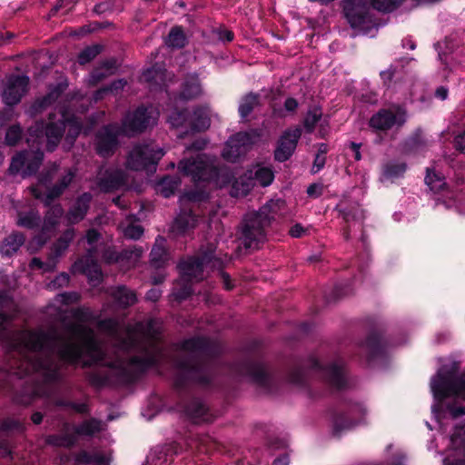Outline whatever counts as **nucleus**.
<instances>
[{"label": "nucleus", "mask_w": 465, "mask_h": 465, "mask_svg": "<svg viewBox=\"0 0 465 465\" xmlns=\"http://www.w3.org/2000/svg\"><path fill=\"white\" fill-rule=\"evenodd\" d=\"M59 114V119L54 121L55 114L50 113L47 124L39 121L29 127L26 141L32 147L35 146V149L22 151L12 158L8 169L11 174L21 173L22 177L25 178L38 171L44 160V153L39 147L43 143L44 136L47 141V151L53 152L60 143L65 128H67L64 146H66V150H69L74 145L83 130L81 120L74 114L70 115L67 110H60Z\"/></svg>", "instance_id": "7ed1b4c3"}, {"label": "nucleus", "mask_w": 465, "mask_h": 465, "mask_svg": "<svg viewBox=\"0 0 465 465\" xmlns=\"http://www.w3.org/2000/svg\"><path fill=\"white\" fill-rule=\"evenodd\" d=\"M190 112L184 110H174L168 117V123L173 128H179L189 125Z\"/></svg>", "instance_id": "37998d69"}, {"label": "nucleus", "mask_w": 465, "mask_h": 465, "mask_svg": "<svg viewBox=\"0 0 465 465\" xmlns=\"http://www.w3.org/2000/svg\"><path fill=\"white\" fill-rule=\"evenodd\" d=\"M306 192L311 197H319L322 193V185L319 183L310 184Z\"/></svg>", "instance_id": "0e129e2a"}, {"label": "nucleus", "mask_w": 465, "mask_h": 465, "mask_svg": "<svg viewBox=\"0 0 465 465\" xmlns=\"http://www.w3.org/2000/svg\"><path fill=\"white\" fill-rule=\"evenodd\" d=\"M358 422L353 420H348L343 417H338L335 419L333 423V433L340 435L341 432L354 428Z\"/></svg>", "instance_id": "8fccbe9b"}, {"label": "nucleus", "mask_w": 465, "mask_h": 465, "mask_svg": "<svg viewBox=\"0 0 465 465\" xmlns=\"http://www.w3.org/2000/svg\"><path fill=\"white\" fill-rule=\"evenodd\" d=\"M302 128L296 126L285 130L278 141V146L274 151V158L279 162L287 161L294 153L298 141L302 135Z\"/></svg>", "instance_id": "dca6fc26"}, {"label": "nucleus", "mask_w": 465, "mask_h": 465, "mask_svg": "<svg viewBox=\"0 0 465 465\" xmlns=\"http://www.w3.org/2000/svg\"><path fill=\"white\" fill-rule=\"evenodd\" d=\"M425 183L430 191L437 193L444 187L445 181L443 176L428 168L425 176Z\"/></svg>", "instance_id": "c03bdc74"}, {"label": "nucleus", "mask_w": 465, "mask_h": 465, "mask_svg": "<svg viewBox=\"0 0 465 465\" xmlns=\"http://www.w3.org/2000/svg\"><path fill=\"white\" fill-rule=\"evenodd\" d=\"M254 183L257 182L263 187L269 186L273 179L274 174L271 167L257 165L253 171Z\"/></svg>", "instance_id": "a19ab883"}, {"label": "nucleus", "mask_w": 465, "mask_h": 465, "mask_svg": "<svg viewBox=\"0 0 465 465\" xmlns=\"http://www.w3.org/2000/svg\"><path fill=\"white\" fill-rule=\"evenodd\" d=\"M123 233L127 239L137 240L143 235V229L141 225L130 224L123 228Z\"/></svg>", "instance_id": "864d4df0"}, {"label": "nucleus", "mask_w": 465, "mask_h": 465, "mask_svg": "<svg viewBox=\"0 0 465 465\" xmlns=\"http://www.w3.org/2000/svg\"><path fill=\"white\" fill-rule=\"evenodd\" d=\"M159 111L153 106L138 107L128 113L122 121L121 126L108 124L104 126L96 134V152L102 157L112 155L118 146V136L124 134L134 136L153 127L157 124Z\"/></svg>", "instance_id": "20e7f679"}, {"label": "nucleus", "mask_w": 465, "mask_h": 465, "mask_svg": "<svg viewBox=\"0 0 465 465\" xmlns=\"http://www.w3.org/2000/svg\"><path fill=\"white\" fill-rule=\"evenodd\" d=\"M326 158L323 155L316 154L313 162V165L312 168V172L313 173H318L320 170H322L325 164Z\"/></svg>", "instance_id": "69168bd1"}, {"label": "nucleus", "mask_w": 465, "mask_h": 465, "mask_svg": "<svg viewBox=\"0 0 465 465\" xmlns=\"http://www.w3.org/2000/svg\"><path fill=\"white\" fill-rule=\"evenodd\" d=\"M103 50V46L100 45H94L87 46L78 54V63L80 64H85L94 60Z\"/></svg>", "instance_id": "a18cd8bd"}, {"label": "nucleus", "mask_w": 465, "mask_h": 465, "mask_svg": "<svg viewBox=\"0 0 465 465\" xmlns=\"http://www.w3.org/2000/svg\"><path fill=\"white\" fill-rule=\"evenodd\" d=\"M80 300V294L76 292L59 293L55 297V301L64 305H69L77 302Z\"/></svg>", "instance_id": "5fc2aeb1"}, {"label": "nucleus", "mask_w": 465, "mask_h": 465, "mask_svg": "<svg viewBox=\"0 0 465 465\" xmlns=\"http://www.w3.org/2000/svg\"><path fill=\"white\" fill-rule=\"evenodd\" d=\"M55 405L58 407L71 408L79 414H87L90 411L89 406L86 402H74L70 401L58 400L55 401Z\"/></svg>", "instance_id": "de8ad7c7"}, {"label": "nucleus", "mask_w": 465, "mask_h": 465, "mask_svg": "<svg viewBox=\"0 0 465 465\" xmlns=\"http://www.w3.org/2000/svg\"><path fill=\"white\" fill-rule=\"evenodd\" d=\"M77 169L74 167L65 168L60 170V164L53 163L49 164L40 174L39 182L47 186L53 180L56 179L55 183L47 187V192L45 197L37 188H31L32 194L36 199H42L45 206H49L51 203L59 198L70 186L76 176Z\"/></svg>", "instance_id": "6e6552de"}, {"label": "nucleus", "mask_w": 465, "mask_h": 465, "mask_svg": "<svg viewBox=\"0 0 465 465\" xmlns=\"http://www.w3.org/2000/svg\"><path fill=\"white\" fill-rule=\"evenodd\" d=\"M164 154L163 148H155L152 143H137L127 156L126 167L134 171L154 172Z\"/></svg>", "instance_id": "9d476101"}, {"label": "nucleus", "mask_w": 465, "mask_h": 465, "mask_svg": "<svg viewBox=\"0 0 465 465\" xmlns=\"http://www.w3.org/2000/svg\"><path fill=\"white\" fill-rule=\"evenodd\" d=\"M299 106V103L292 97H288L283 104L284 110L288 113L294 114Z\"/></svg>", "instance_id": "e2e57ef3"}, {"label": "nucleus", "mask_w": 465, "mask_h": 465, "mask_svg": "<svg viewBox=\"0 0 465 465\" xmlns=\"http://www.w3.org/2000/svg\"><path fill=\"white\" fill-rule=\"evenodd\" d=\"M243 367L244 373L250 376L253 382L262 386L267 384L268 375L262 364L248 362Z\"/></svg>", "instance_id": "72a5a7b5"}, {"label": "nucleus", "mask_w": 465, "mask_h": 465, "mask_svg": "<svg viewBox=\"0 0 465 465\" xmlns=\"http://www.w3.org/2000/svg\"><path fill=\"white\" fill-rule=\"evenodd\" d=\"M407 119V110L401 105L393 104L374 114L369 120V126L375 132L399 130L406 124Z\"/></svg>", "instance_id": "ddd939ff"}, {"label": "nucleus", "mask_w": 465, "mask_h": 465, "mask_svg": "<svg viewBox=\"0 0 465 465\" xmlns=\"http://www.w3.org/2000/svg\"><path fill=\"white\" fill-rule=\"evenodd\" d=\"M75 236V230L74 228L66 229L62 235L55 241L52 247L51 257L57 263L58 259L68 249L69 244Z\"/></svg>", "instance_id": "cd10ccee"}, {"label": "nucleus", "mask_w": 465, "mask_h": 465, "mask_svg": "<svg viewBox=\"0 0 465 465\" xmlns=\"http://www.w3.org/2000/svg\"><path fill=\"white\" fill-rule=\"evenodd\" d=\"M116 69V61L111 59L104 62L99 68L94 69L87 78L89 85H95L106 76L113 74Z\"/></svg>", "instance_id": "7c9ffc66"}, {"label": "nucleus", "mask_w": 465, "mask_h": 465, "mask_svg": "<svg viewBox=\"0 0 465 465\" xmlns=\"http://www.w3.org/2000/svg\"><path fill=\"white\" fill-rule=\"evenodd\" d=\"M259 104V94L250 93L244 95L239 104L238 112L242 119L248 117Z\"/></svg>", "instance_id": "f704fd0d"}, {"label": "nucleus", "mask_w": 465, "mask_h": 465, "mask_svg": "<svg viewBox=\"0 0 465 465\" xmlns=\"http://www.w3.org/2000/svg\"><path fill=\"white\" fill-rule=\"evenodd\" d=\"M28 84L25 75H10L2 94L3 102L9 106L17 104L27 92Z\"/></svg>", "instance_id": "2eb2a0df"}, {"label": "nucleus", "mask_w": 465, "mask_h": 465, "mask_svg": "<svg viewBox=\"0 0 465 465\" xmlns=\"http://www.w3.org/2000/svg\"><path fill=\"white\" fill-rule=\"evenodd\" d=\"M254 185L253 170H248L232 183L231 195L233 197L245 196Z\"/></svg>", "instance_id": "393cba45"}, {"label": "nucleus", "mask_w": 465, "mask_h": 465, "mask_svg": "<svg viewBox=\"0 0 465 465\" xmlns=\"http://www.w3.org/2000/svg\"><path fill=\"white\" fill-rule=\"evenodd\" d=\"M211 120L206 107H196L190 113L189 125L193 132H201L209 128Z\"/></svg>", "instance_id": "a878e982"}, {"label": "nucleus", "mask_w": 465, "mask_h": 465, "mask_svg": "<svg viewBox=\"0 0 465 465\" xmlns=\"http://www.w3.org/2000/svg\"><path fill=\"white\" fill-rule=\"evenodd\" d=\"M0 429L4 431L21 430L23 424L17 420L7 418L2 421Z\"/></svg>", "instance_id": "6e6d98bb"}, {"label": "nucleus", "mask_w": 465, "mask_h": 465, "mask_svg": "<svg viewBox=\"0 0 465 465\" xmlns=\"http://www.w3.org/2000/svg\"><path fill=\"white\" fill-rule=\"evenodd\" d=\"M97 187L103 193L116 191L126 184L125 173L118 168H100L98 172Z\"/></svg>", "instance_id": "f3484780"}, {"label": "nucleus", "mask_w": 465, "mask_h": 465, "mask_svg": "<svg viewBox=\"0 0 465 465\" xmlns=\"http://www.w3.org/2000/svg\"><path fill=\"white\" fill-rule=\"evenodd\" d=\"M183 197L192 202H200L208 197L207 193L203 191L195 192L189 191L183 194Z\"/></svg>", "instance_id": "4d7b16f0"}, {"label": "nucleus", "mask_w": 465, "mask_h": 465, "mask_svg": "<svg viewBox=\"0 0 465 465\" xmlns=\"http://www.w3.org/2000/svg\"><path fill=\"white\" fill-rule=\"evenodd\" d=\"M192 293V288L190 286H184L183 289L173 292V295L176 300H185Z\"/></svg>", "instance_id": "774afa93"}, {"label": "nucleus", "mask_w": 465, "mask_h": 465, "mask_svg": "<svg viewBox=\"0 0 465 465\" xmlns=\"http://www.w3.org/2000/svg\"><path fill=\"white\" fill-rule=\"evenodd\" d=\"M142 254L143 249L137 247L124 250L121 252H117L114 249L108 248L104 251L103 257L106 263L118 262L122 267L129 269L138 262Z\"/></svg>", "instance_id": "6ab92c4d"}, {"label": "nucleus", "mask_w": 465, "mask_h": 465, "mask_svg": "<svg viewBox=\"0 0 465 465\" xmlns=\"http://www.w3.org/2000/svg\"><path fill=\"white\" fill-rule=\"evenodd\" d=\"M97 327L114 340V359L107 361L104 355L101 361L104 367L87 374L94 387L132 383L139 374L164 361L188 381L201 384L210 381L207 361L217 353L218 348L206 338H192L164 348L161 339L162 322L158 319L128 324L125 337L119 334L120 322L116 319L100 320Z\"/></svg>", "instance_id": "f257e3e1"}, {"label": "nucleus", "mask_w": 465, "mask_h": 465, "mask_svg": "<svg viewBox=\"0 0 465 465\" xmlns=\"http://www.w3.org/2000/svg\"><path fill=\"white\" fill-rule=\"evenodd\" d=\"M111 459L102 452L92 453V464L110 465Z\"/></svg>", "instance_id": "13d9d810"}, {"label": "nucleus", "mask_w": 465, "mask_h": 465, "mask_svg": "<svg viewBox=\"0 0 465 465\" xmlns=\"http://www.w3.org/2000/svg\"><path fill=\"white\" fill-rule=\"evenodd\" d=\"M77 438L73 434H53L48 435L45 442L54 447L72 448L76 444Z\"/></svg>", "instance_id": "c9c22d12"}, {"label": "nucleus", "mask_w": 465, "mask_h": 465, "mask_svg": "<svg viewBox=\"0 0 465 465\" xmlns=\"http://www.w3.org/2000/svg\"><path fill=\"white\" fill-rule=\"evenodd\" d=\"M100 237L101 235L96 230L90 229L87 231L85 238L91 248L88 249L84 257L76 261L73 265V271L80 272L86 275L89 283L94 286L98 285L103 281V272L101 267L94 258L95 250L93 247Z\"/></svg>", "instance_id": "9b49d317"}, {"label": "nucleus", "mask_w": 465, "mask_h": 465, "mask_svg": "<svg viewBox=\"0 0 465 465\" xmlns=\"http://www.w3.org/2000/svg\"><path fill=\"white\" fill-rule=\"evenodd\" d=\"M76 322L66 323L63 332L55 329L47 331H17L12 333L11 346L20 354L19 364L11 371L0 368V390L12 394L18 404L29 405L37 397L46 394L45 386L58 381L60 368L53 356L60 361L74 364L84 354L93 361L104 360L102 345L96 340L93 329L84 325L96 320L88 307L71 311Z\"/></svg>", "instance_id": "f03ea898"}, {"label": "nucleus", "mask_w": 465, "mask_h": 465, "mask_svg": "<svg viewBox=\"0 0 465 465\" xmlns=\"http://www.w3.org/2000/svg\"><path fill=\"white\" fill-rule=\"evenodd\" d=\"M41 218L37 211L31 210L27 213H19L16 222L18 226L27 229H35L40 223Z\"/></svg>", "instance_id": "ea45409f"}, {"label": "nucleus", "mask_w": 465, "mask_h": 465, "mask_svg": "<svg viewBox=\"0 0 465 465\" xmlns=\"http://www.w3.org/2000/svg\"><path fill=\"white\" fill-rule=\"evenodd\" d=\"M197 224V218L191 211L181 212L173 221L171 231L176 235H183Z\"/></svg>", "instance_id": "b1692460"}, {"label": "nucleus", "mask_w": 465, "mask_h": 465, "mask_svg": "<svg viewBox=\"0 0 465 465\" xmlns=\"http://www.w3.org/2000/svg\"><path fill=\"white\" fill-rule=\"evenodd\" d=\"M165 454L166 453L163 450V449L154 450L148 456V459H147L148 462L153 464V465H162V462H160V460H162V458L163 456H165Z\"/></svg>", "instance_id": "bf43d9fd"}, {"label": "nucleus", "mask_w": 465, "mask_h": 465, "mask_svg": "<svg viewBox=\"0 0 465 465\" xmlns=\"http://www.w3.org/2000/svg\"><path fill=\"white\" fill-rule=\"evenodd\" d=\"M181 183L178 177L166 176L158 183V190L163 197L168 198L174 193Z\"/></svg>", "instance_id": "79ce46f5"}, {"label": "nucleus", "mask_w": 465, "mask_h": 465, "mask_svg": "<svg viewBox=\"0 0 465 465\" xmlns=\"http://www.w3.org/2000/svg\"><path fill=\"white\" fill-rule=\"evenodd\" d=\"M342 8L350 26L362 35L374 36L378 28L381 26L373 18L371 7L365 0H343Z\"/></svg>", "instance_id": "1a4fd4ad"}, {"label": "nucleus", "mask_w": 465, "mask_h": 465, "mask_svg": "<svg viewBox=\"0 0 465 465\" xmlns=\"http://www.w3.org/2000/svg\"><path fill=\"white\" fill-rule=\"evenodd\" d=\"M207 408L203 402L198 399L193 400L185 408L186 415L193 421H209Z\"/></svg>", "instance_id": "473e14b6"}, {"label": "nucleus", "mask_w": 465, "mask_h": 465, "mask_svg": "<svg viewBox=\"0 0 465 465\" xmlns=\"http://www.w3.org/2000/svg\"><path fill=\"white\" fill-rule=\"evenodd\" d=\"M450 442L453 448L461 449L465 455V424L462 427H456L450 437Z\"/></svg>", "instance_id": "09e8293b"}, {"label": "nucleus", "mask_w": 465, "mask_h": 465, "mask_svg": "<svg viewBox=\"0 0 465 465\" xmlns=\"http://www.w3.org/2000/svg\"><path fill=\"white\" fill-rule=\"evenodd\" d=\"M151 265L155 268L163 267L168 260V252L165 249V239L158 236L151 251Z\"/></svg>", "instance_id": "c756f323"}, {"label": "nucleus", "mask_w": 465, "mask_h": 465, "mask_svg": "<svg viewBox=\"0 0 465 465\" xmlns=\"http://www.w3.org/2000/svg\"><path fill=\"white\" fill-rule=\"evenodd\" d=\"M56 266L55 261L52 259L50 256L48 258L47 262H42L39 258H33L30 262V267L33 268H39L43 270L44 272H51L53 271Z\"/></svg>", "instance_id": "603ef678"}, {"label": "nucleus", "mask_w": 465, "mask_h": 465, "mask_svg": "<svg viewBox=\"0 0 465 465\" xmlns=\"http://www.w3.org/2000/svg\"><path fill=\"white\" fill-rule=\"evenodd\" d=\"M459 367L456 363L442 366L431 379L430 388L435 398L443 400L450 396L465 399V373L457 376ZM453 418L465 414V408L451 406L449 408Z\"/></svg>", "instance_id": "0eeeda50"}, {"label": "nucleus", "mask_w": 465, "mask_h": 465, "mask_svg": "<svg viewBox=\"0 0 465 465\" xmlns=\"http://www.w3.org/2000/svg\"><path fill=\"white\" fill-rule=\"evenodd\" d=\"M324 378L333 387L342 389L346 386L343 366L340 363H333L324 368Z\"/></svg>", "instance_id": "bb28decb"}, {"label": "nucleus", "mask_w": 465, "mask_h": 465, "mask_svg": "<svg viewBox=\"0 0 465 465\" xmlns=\"http://www.w3.org/2000/svg\"><path fill=\"white\" fill-rule=\"evenodd\" d=\"M22 137V129L19 125L9 127L5 134V143L8 145H15Z\"/></svg>", "instance_id": "3c124183"}, {"label": "nucleus", "mask_w": 465, "mask_h": 465, "mask_svg": "<svg viewBox=\"0 0 465 465\" xmlns=\"http://www.w3.org/2000/svg\"><path fill=\"white\" fill-rule=\"evenodd\" d=\"M93 196L90 193L79 195L65 214L69 224H75L84 219L90 207Z\"/></svg>", "instance_id": "aec40b11"}, {"label": "nucleus", "mask_w": 465, "mask_h": 465, "mask_svg": "<svg viewBox=\"0 0 465 465\" xmlns=\"http://www.w3.org/2000/svg\"><path fill=\"white\" fill-rule=\"evenodd\" d=\"M74 461L77 464H92V453L81 450L74 456Z\"/></svg>", "instance_id": "052dcab7"}, {"label": "nucleus", "mask_w": 465, "mask_h": 465, "mask_svg": "<svg viewBox=\"0 0 465 465\" xmlns=\"http://www.w3.org/2000/svg\"><path fill=\"white\" fill-rule=\"evenodd\" d=\"M178 170L193 183H213L216 187H223L231 182V173L226 167H220L215 156L198 153L183 158L178 163Z\"/></svg>", "instance_id": "39448f33"}, {"label": "nucleus", "mask_w": 465, "mask_h": 465, "mask_svg": "<svg viewBox=\"0 0 465 465\" xmlns=\"http://www.w3.org/2000/svg\"><path fill=\"white\" fill-rule=\"evenodd\" d=\"M25 235L22 232H15L5 238L1 244V252L5 256L15 253L25 242Z\"/></svg>", "instance_id": "2f4dec72"}, {"label": "nucleus", "mask_w": 465, "mask_h": 465, "mask_svg": "<svg viewBox=\"0 0 465 465\" xmlns=\"http://www.w3.org/2000/svg\"><path fill=\"white\" fill-rule=\"evenodd\" d=\"M404 0H371L374 9L382 13H391L397 9Z\"/></svg>", "instance_id": "49530a36"}, {"label": "nucleus", "mask_w": 465, "mask_h": 465, "mask_svg": "<svg viewBox=\"0 0 465 465\" xmlns=\"http://www.w3.org/2000/svg\"><path fill=\"white\" fill-rule=\"evenodd\" d=\"M108 293L119 308L125 309L137 302L136 293L124 285L113 287Z\"/></svg>", "instance_id": "412c9836"}, {"label": "nucleus", "mask_w": 465, "mask_h": 465, "mask_svg": "<svg viewBox=\"0 0 465 465\" xmlns=\"http://www.w3.org/2000/svg\"><path fill=\"white\" fill-rule=\"evenodd\" d=\"M202 94V87L197 74H190L186 76L180 97L183 100H191Z\"/></svg>", "instance_id": "c85d7f7f"}, {"label": "nucleus", "mask_w": 465, "mask_h": 465, "mask_svg": "<svg viewBox=\"0 0 465 465\" xmlns=\"http://www.w3.org/2000/svg\"><path fill=\"white\" fill-rule=\"evenodd\" d=\"M105 424L96 418L84 420L74 426V434L77 437L91 439L104 430Z\"/></svg>", "instance_id": "4be33fe9"}, {"label": "nucleus", "mask_w": 465, "mask_h": 465, "mask_svg": "<svg viewBox=\"0 0 465 465\" xmlns=\"http://www.w3.org/2000/svg\"><path fill=\"white\" fill-rule=\"evenodd\" d=\"M454 143L456 149L465 153V130L455 137Z\"/></svg>", "instance_id": "338daca9"}, {"label": "nucleus", "mask_w": 465, "mask_h": 465, "mask_svg": "<svg viewBox=\"0 0 465 465\" xmlns=\"http://www.w3.org/2000/svg\"><path fill=\"white\" fill-rule=\"evenodd\" d=\"M322 117V111L320 106L314 105L310 107L303 120V127L308 134H312L318 122Z\"/></svg>", "instance_id": "e433bc0d"}, {"label": "nucleus", "mask_w": 465, "mask_h": 465, "mask_svg": "<svg viewBox=\"0 0 465 465\" xmlns=\"http://www.w3.org/2000/svg\"><path fill=\"white\" fill-rule=\"evenodd\" d=\"M64 211L61 204L57 203L51 206L45 213L40 233L35 237L36 242L43 245L50 238V234L59 224V221L64 215Z\"/></svg>", "instance_id": "a211bd4d"}, {"label": "nucleus", "mask_w": 465, "mask_h": 465, "mask_svg": "<svg viewBox=\"0 0 465 465\" xmlns=\"http://www.w3.org/2000/svg\"><path fill=\"white\" fill-rule=\"evenodd\" d=\"M395 74V67L391 65L388 69L380 73V76L384 84L389 85Z\"/></svg>", "instance_id": "680f3d73"}, {"label": "nucleus", "mask_w": 465, "mask_h": 465, "mask_svg": "<svg viewBox=\"0 0 465 465\" xmlns=\"http://www.w3.org/2000/svg\"><path fill=\"white\" fill-rule=\"evenodd\" d=\"M262 134L252 129L249 132H239L230 136L222 152L223 158L230 163H236L246 155L252 145Z\"/></svg>", "instance_id": "f8f14e48"}, {"label": "nucleus", "mask_w": 465, "mask_h": 465, "mask_svg": "<svg viewBox=\"0 0 465 465\" xmlns=\"http://www.w3.org/2000/svg\"><path fill=\"white\" fill-rule=\"evenodd\" d=\"M186 42V36L180 26L173 27L165 40L166 45L173 48H183L185 46Z\"/></svg>", "instance_id": "58836bf2"}, {"label": "nucleus", "mask_w": 465, "mask_h": 465, "mask_svg": "<svg viewBox=\"0 0 465 465\" xmlns=\"http://www.w3.org/2000/svg\"><path fill=\"white\" fill-rule=\"evenodd\" d=\"M282 205V200L272 199L259 211L248 213L244 216L240 239L246 249H258L260 244L265 242V229L271 224Z\"/></svg>", "instance_id": "423d86ee"}, {"label": "nucleus", "mask_w": 465, "mask_h": 465, "mask_svg": "<svg viewBox=\"0 0 465 465\" xmlns=\"http://www.w3.org/2000/svg\"><path fill=\"white\" fill-rule=\"evenodd\" d=\"M68 82L65 78L62 79L58 82L54 86H52L48 92V94L44 96L42 99L37 100L33 104V109L35 112L42 111L48 105L52 104L54 101H56L61 94L67 89Z\"/></svg>", "instance_id": "5701e85b"}, {"label": "nucleus", "mask_w": 465, "mask_h": 465, "mask_svg": "<svg viewBox=\"0 0 465 465\" xmlns=\"http://www.w3.org/2000/svg\"><path fill=\"white\" fill-rule=\"evenodd\" d=\"M407 164L403 162L391 161L383 167V177L385 179H397L405 173Z\"/></svg>", "instance_id": "4c0bfd02"}, {"label": "nucleus", "mask_w": 465, "mask_h": 465, "mask_svg": "<svg viewBox=\"0 0 465 465\" xmlns=\"http://www.w3.org/2000/svg\"><path fill=\"white\" fill-rule=\"evenodd\" d=\"M212 253H205L202 257H190L178 264L182 280L183 282L200 281L203 278V268L212 262Z\"/></svg>", "instance_id": "4468645a"}]
</instances>
